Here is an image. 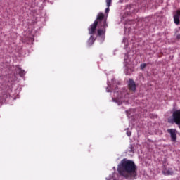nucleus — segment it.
<instances>
[{
  "label": "nucleus",
  "instance_id": "nucleus-13",
  "mask_svg": "<svg viewBox=\"0 0 180 180\" xmlns=\"http://www.w3.org/2000/svg\"><path fill=\"white\" fill-rule=\"evenodd\" d=\"M127 134L129 137H130V136H131V131H127Z\"/></svg>",
  "mask_w": 180,
  "mask_h": 180
},
{
  "label": "nucleus",
  "instance_id": "nucleus-2",
  "mask_svg": "<svg viewBox=\"0 0 180 180\" xmlns=\"http://www.w3.org/2000/svg\"><path fill=\"white\" fill-rule=\"evenodd\" d=\"M105 14L103 13H99L97 15L96 20L88 27L89 34H95L96 32V28L99 27L101 22L103 20Z\"/></svg>",
  "mask_w": 180,
  "mask_h": 180
},
{
  "label": "nucleus",
  "instance_id": "nucleus-9",
  "mask_svg": "<svg viewBox=\"0 0 180 180\" xmlns=\"http://www.w3.org/2000/svg\"><path fill=\"white\" fill-rule=\"evenodd\" d=\"M17 71L20 77H25L26 75V72L24 70H22V68H18Z\"/></svg>",
  "mask_w": 180,
  "mask_h": 180
},
{
  "label": "nucleus",
  "instance_id": "nucleus-11",
  "mask_svg": "<svg viewBox=\"0 0 180 180\" xmlns=\"http://www.w3.org/2000/svg\"><path fill=\"white\" fill-rule=\"evenodd\" d=\"M163 174L166 176L174 175V172L169 170H165L163 171Z\"/></svg>",
  "mask_w": 180,
  "mask_h": 180
},
{
  "label": "nucleus",
  "instance_id": "nucleus-7",
  "mask_svg": "<svg viewBox=\"0 0 180 180\" xmlns=\"http://www.w3.org/2000/svg\"><path fill=\"white\" fill-rule=\"evenodd\" d=\"M174 22L175 25H179V18H180V9L176 10V14L174 15Z\"/></svg>",
  "mask_w": 180,
  "mask_h": 180
},
{
  "label": "nucleus",
  "instance_id": "nucleus-8",
  "mask_svg": "<svg viewBox=\"0 0 180 180\" xmlns=\"http://www.w3.org/2000/svg\"><path fill=\"white\" fill-rule=\"evenodd\" d=\"M95 40H96L95 37L93 35H91L89 39V40L87 41L88 46H92V44L95 43Z\"/></svg>",
  "mask_w": 180,
  "mask_h": 180
},
{
  "label": "nucleus",
  "instance_id": "nucleus-14",
  "mask_svg": "<svg viewBox=\"0 0 180 180\" xmlns=\"http://www.w3.org/2000/svg\"><path fill=\"white\" fill-rule=\"evenodd\" d=\"M112 0H107V4L109 6V5H110V2H111Z\"/></svg>",
  "mask_w": 180,
  "mask_h": 180
},
{
  "label": "nucleus",
  "instance_id": "nucleus-4",
  "mask_svg": "<svg viewBox=\"0 0 180 180\" xmlns=\"http://www.w3.org/2000/svg\"><path fill=\"white\" fill-rule=\"evenodd\" d=\"M172 117L174 122L177 124L180 129V109L173 112Z\"/></svg>",
  "mask_w": 180,
  "mask_h": 180
},
{
  "label": "nucleus",
  "instance_id": "nucleus-15",
  "mask_svg": "<svg viewBox=\"0 0 180 180\" xmlns=\"http://www.w3.org/2000/svg\"><path fill=\"white\" fill-rule=\"evenodd\" d=\"M177 39H180V35H177Z\"/></svg>",
  "mask_w": 180,
  "mask_h": 180
},
{
  "label": "nucleus",
  "instance_id": "nucleus-12",
  "mask_svg": "<svg viewBox=\"0 0 180 180\" xmlns=\"http://www.w3.org/2000/svg\"><path fill=\"white\" fill-rule=\"evenodd\" d=\"M146 67H147V64L143 63L141 65L140 68H141V70H144V68H146Z\"/></svg>",
  "mask_w": 180,
  "mask_h": 180
},
{
  "label": "nucleus",
  "instance_id": "nucleus-3",
  "mask_svg": "<svg viewBox=\"0 0 180 180\" xmlns=\"http://www.w3.org/2000/svg\"><path fill=\"white\" fill-rule=\"evenodd\" d=\"M108 26V23H106V18L105 15L103 18V20L100 22V27L97 30V35L98 36H103L105 33H106V27Z\"/></svg>",
  "mask_w": 180,
  "mask_h": 180
},
{
  "label": "nucleus",
  "instance_id": "nucleus-10",
  "mask_svg": "<svg viewBox=\"0 0 180 180\" xmlns=\"http://www.w3.org/2000/svg\"><path fill=\"white\" fill-rule=\"evenodd\" d=\"M105 2H106V5H107V8L105 9V13L108 15V13H109V11H110L109 8H110V6H112V0L110 2V5L108 4V0H105Z\"/></svg>",
  "mask_w": 180,
  "mask_h": 180
},
{
  "label": "nucleus",
  "instance_id": "nucleus-6",
  "mask_svg": "<svg viewBox=\"0 0 180 180\" xmlns=\"http://www.w3.org/2000/svg\"><path fill=\"white\" fill-rule=\"evenodd\" d=\"M128 88L129 91H131V92H134L136 91V82L132 79H129Z\"/></svg>",
  "mask_w": 180,
  "mask_h": 180
},
{
  "label": "nucleus",
  "instance_id": "nucleus-1",
  "mask_svg": "<svg viewBox=\"0 0 180 180\" xmlns=\"http://www.w3.org/2000/svg\"><path fill=\"white\" fill-rule=\"evenodd\" d=\"M117 171L122 176L126 179H137V165L134 161L126 158L121 160Z\"/></svg>",
  "mask_w": 180,
  "mask_h": 180
},
{
  "label": "nucleus",
  "instance_id": "nucleus-5",
  "mask_svg": "<svg viewBox=\"0 0 180 180\" xmlns=\"http://www.w3.org/2000/svg\"><path fill=\"white\" fill-rule=\"evenodd\" d=\"M167 133H169L172 141L175 143V141H176V133H178L176 129H167Z\"/></svg>",
  "mask_w": 180,
  "mask_h": 180
}]
</instances>
